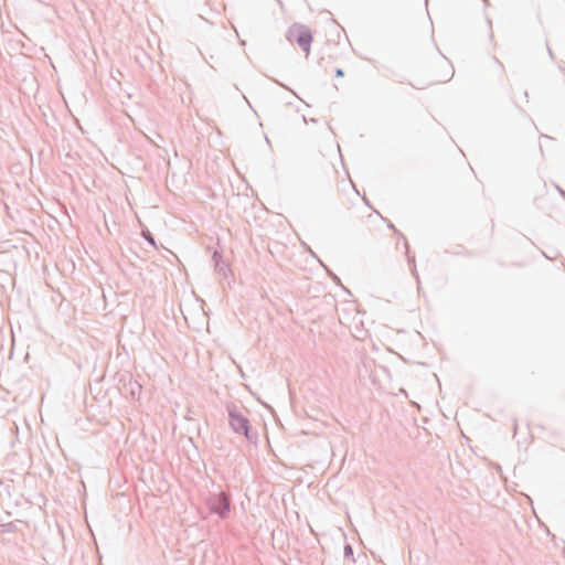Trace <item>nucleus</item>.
Wrapping results in <instances>:
<instances>
[{
  "mask_svg": "<svg viewBox=\"0 0 565 565\" xmlns=\"http://www.w3.org/2000/svg\"><path fill=\"white\" fill-rule=\"evenodd\" d=\"M210 513L216 514L220 519H227L231 512L228 495L222 490L210 491L204 499Z\"/></svg>",
  "mask_w": 565,
  "mask_h": 565,
  "instance_id": "1",
  "label": "nucleus"
},
{
  "mask_svg": "<svg viewBox=\"0 0 565 565\" xmlns=\"http://www.w3.org/2000/svg\"><path fill=\"white\" fill-rule=\"evenodd\" d=\"M289 41H296L300 49L308 55L312 42L310 30L305 25L294 24L287 33Z\"/></svg>",
  "mask_w": 565,
  "mask_h": 565,
  "instance_id": "2",
  "label": "nucleus"
},
{
  "mask_svg": "<svg viewBox=\"0 0 565 565\" xmlns=\"http://www.w3.org/2000/svg\"><path fill=\"white\" fill-rule=\"evenodd\" d=\"M227 411L232 429L237 434H243L247 439H250L248 419L243 416L235 406H228Z\"/></svg>",
  "mask_w": 565,
  "mask_h": 565,
  "instance_id": "3",
  "label": "nucleus"
},
{
  "mask_svg": "<svg viewBox=\"0 0 565 565\" xmlns=\"http://www.w3.org/2000/svg\"><path fill=\"white\" fill-rule=\"evenodd\" d=\"M130 388V394L132 397H136V395H139L141 392V385L136 381H130L128 384Z\"/></svg>",
  "mask_w": 565,
  "mask_h": 565,
  "instance_id": "4",
  "label": "nucleus"
},
{
  "mask_svg": "<svg viewBox=\"0 0 565 565\" xmlns=\"http://www.w3.org/2000/svg\"><path fill=\"white\" fill-rule=\"evenodd\" d=\"M1 527V532L3 533H11V532H14L17 526L13 522H9V523H1L0 525Z\"/></svg>",
  "mask_w": 565,
  "mask_h": 565,
  "instance_id": "5",
  "label": "nucleus"
},
{
  "mask_svg": "<svg viewBox=\"0 0 565 565\" xmlns=\"http://www.w3.org/2000/svg\"><path fill=\"white\" fill-rule=\"evenodd\" d=\"M343 555H344V558H350L352 563L355 562V559L353 557V548L350 544H347L344 546Z\"/></svg>",
  "mask_w": 565,
  "mask_h": 565,
  "instance_id": "6",
  "label": "nucleus"
},
{
  "mask_svg": "<svg viewBox=\"0 0 565 565\" xmlns=\"http://www.w3.org/2000/svg\"><path fill=\"white\" fill-rule=\"evenodd\" d=\"M142 237L152 246H156V242H154V237L152 236V234L146 230V231H142Z\"/></svg>",
  "mask_w": 565,
  "mask_h": 565,
  "instance_id": "7",
  "label": "nucleus"
},
{
  "mask_svg": "<svg viewBox=\"0 0 565 565\" xmlns=\"http://www.w3.org/2000/svg\"><path fill=\"white\" fill-rule=\"evenodd\" d=\"M220 257H221V256L218 255V253H217V252H215V253H214V255H213L214 260H215V262H217V258H220ZM216 268H217L220 271H224V269H225V265H224V264L220 265L218 263H216Z\"/></svg>",
  "mask_w": 565,
  "mask_h": 565,
  "instance_id": "8",
  "label": "nucleus"
},
{
  "mask_svg": "<svg viewBox=\"0 0 565 565\" xmlns=\"http://www.w3.org/2000/svg\"><path fill=\"white\" fill-rule=\"evenodd\" d=\"M344 75L343 71L341 68H337L335 76L342 77Z\"/></svg>",
  "mask_w": 565,
  "mask_h": 565,
  "instance_id": "9",
  "label": "nucleus"
}]
</instances>
